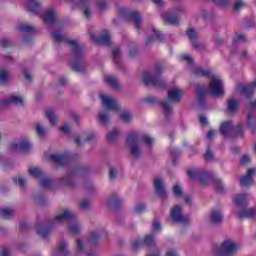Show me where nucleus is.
<instances>
[{
  "mask_svg": "<svg viewBox=\"0 0 256 256\" xmlns=\"http://www.w3.org/2000/svg\"><path fill=\"white\" fill-rule=\"evenodd\" d=\"M67 221L68 223H72L68 227L69 233L71 235H79L81 233V226L77 223V218L70 210H65L59 215L54 217V220L48 221L46 225L36 231L37 235L42 239H47L48 235H51V231H53V227H55V223H64Z\"/></svg>",
  "mask_w": 256,
  "mask_h": 256,
  "instance_id": "obj_1",
  "label": "nucleus"
},
{
  "mask_svg": "<svg viewBox=\"0 0 256 256\" xmlns=\"http://www.w3.org/2000/svg\"><path fill=\"white\" fill-rule=\"evenodd\" d=\"M51 37L54 43H66V45H70V47H72L71 50L73 58L70 67L72 71H75L76 73H83V71H85V64L83 63V53L85 48L79 46L77 40L67 39V37L62 36L59 32H52Z\"/></svg>",
  "mask_w": 256,
  "mask_h": 256,
  "instance_id": "obj_2",
  "label": "nucleus"
},
{
  "mask_svg": "<svg viewBox=\"0 0 256 256\" xmlns=\"http://www.w3.org/2000/svg\"><path fill=\"white\" fill-rule=\"evenodd\" d=\"M183 99V90L174 88L168 91V100L157 101L155 96H149L144 98L145 103H158L163 109V113L166 119H169L173 114V106L171 103H181Z\"/></svg>",
  "mask_w": 256,
  "mask_h": 256,
  "instance_id": "obj_3",
  "label": "nucleus"
},
{
  "mask_svg": "<svg viewBox=\"0 0 256 256\" xmlns=\"http://www.w3.org/2000/svg\"><path fill=\"white\" fill-rule=\"evenodd\" d=\"M196 93L198 95L200 105H203L207 93H211L214 97H223V95H225V90H223V81L212 76L210 89L205 84H198L196 85Z\"/></svg>",
  "mask_w": 256,
  "mask_h": 256,
  "instance_id": "obj_4",
  "label": "nucleus"
},
{
  "mask_svg": "<svg viewBox=\"0 0 256 256\" xmlns=\"http://www.w3.org/2000/svg\"><path fill=\"white\" fill-rule=\"evenodd\" d=\"M156 75L151 76L149 71H145L143 73V83L146 87L152 85V87H158V89H165L167 87V83L161 77V73H163V67L158 66L155 68Z\"/></svg>",
  "mask_w": 256,
  "mask_h": 256,
  "instance_id": "obj_5",
  "label": "nucleus"
},
{
  "mask_svg": "<svg viewBox=\"0 0 256 256\" xmlns=\"http://www.w3.org/2000/svg\"><path fill=\"white\" fill-rule=\"evenodd\" d=\"M119 15L124 17L125 21H134L135 28L139 31L141 29V23H143V18L138 11H131L127 8H119L118 9Z\"/></svg>",
  "mask_w": 256,
  "mask_h": 256,
  "instance_id": "obj_6",
  "label": "nucleus"
},
{
  "mask_svg": "<svg viewBox=\"0 0 256 256\" xmlns=\"http://www.w3.org/2000/svg\"><path fill=\"white\" fill-rule=\"evenodd\" d=\"M187 175L190 177V179H195V177H198L200 185L204 186L207 185L208 183H211L214 177L213 173L211 172H205L197 169L188 170Z\"/></svg>",
  "mask_w": 256,
  "mask_h": 256,
  "instance_id": "obj_7",
  "label": "nucleus"
},
{
  "mask_svg": "<svg viewBox=\"0 0 256 256\" xmlns=\"http://www.w3.org/2000/svg\"><path fill=\"white\" fill-rule=\"evenodd\" d=\"M29 175L35 177V179H41L40 185L43 189H51L53 187V181L49 178L45 177V172L37 167L29 168L28 170Z\"/></svg>",
  "mask_w": 256,
  "mask_h": 256,
  "instance_id": "obj_8",
  "label": "nucleus"
},
{
  "mask_svg": "<svg viewBox=\"0 0 256 256\" xmlns=\"http://www.w3.org/2000/svg\"><path fill=\"white\" fill-rule=\"evenodd\" d=\"M230 131H234L236 137H243V124H238L233 128V122L225 121L220 125V133L223 137H227Z\"/></svg>",
  "mask_w": 256,
  "mask_h": 256,
  "instance_id": "obj_9",
  "label": "nucleus"
},
{
  "mask_svg": "<svg viewBox=\"0 0 256 256\" xmlns=\"http://www.w3.org/2000/svg\"><path fill=\"white\" fill-rule=\"evenodd\" d=\"M127 145L130 147V152L136 159L141 155V150H139V133L130 132L126 139Z\"/></svg>",
  "mask_w": 256,
  "mask_h": 256,
  "instance_id": "obj_10",
  "label": "nucleus"
},
{
  "mask_svg": "<svg viewBox=\"0 0 256 256\" xmlns=\"http://www.w3.org/2000/svg\"><path fill=\"white\" fill-rule=\"evenodd\" d=\"M237 244L231 240H225L220 245V249L216 252L215 256H233L237 253Z\"/></svg>",
  "mask_w": 256,
  "mask_h": 256,
  "instance_id": "obj_11",
  "label": "nucleus"
},
{
  "mask_svg": "<svg viewBox=\"0 0 256 256\" xmlns=\"http://www.w3.org/2000/svg\"><path fill=\"white\" fill-rule=\"evenodd\" d=\"M49 159L55 163V165H59L60 167H65V165H69L73 162V156L71 153L67 152L65 154H51Z\"/></svg>",
  "mask_w": 256,
  "mask_h": 256,
  "instance_id": "obj_12",
  "label": "nucleus"
},
{
  "mask_svg": "<svg viewBox=\"0 0 256 256\" xmlns=\"http://www.w3.org/2000/svg\"><path fill=\"white\" fill-rule=\"evenodd\" d=\"M170 215L173 223H182L183 225H189V218H185L183 217V215H181V206H174L171 210Z\"/></svg>",
  "mask_w": 256,
  "mask_h": 256,
  "instance_id": "obj_13",
  "label": "nucleus"
},
{
  "mask_svg": "<svg viewBox=\"0 0 256 256\" xmlns=\"http://www.w3.org/2000/svg\"><path fill=\"white\" fill-rule=\"evenodd\" d=\"M31 150V142L27 139L22 140H15L10 145V151H24V153H27V151Z\"/></svg>",
  "mask_w": 256,
  "mask_h": 256,
  "instance_id": "obj_14",
  "label": "nucleus"
},
{
  "mask_svg": "<svg viewBox=\"0 0 256 256\" xmlns=\"http://www.w3.org/2000/svg\"><path fill=\"white\" fill-rule=\"evenodd\" d=\"M143 245H146V247H153L155 245V238L153 235H146L143 240H135L132 242V249L137 251V249H140Z\"/></svg>",
  "mask_w": 256,
  "mask_h": 256,
  "instance_id": "obj_15",
  "label": "nucleus"
},
{
  "mask_svg": "<svg viewBox=\"0 0 256 256\" xmlns=\"http://www.w3.org/2000/svg\"><path fill=\"white\" fill-rule=\"evenodd\" d=\"M90 39L94 41L96 45H105L106 47L111 45V36L109 35L108 31H104V33L99 38H97L95 34H91Z\"/></svg>",
  "mask_w": 256,
  "mask_h": 256,
  "instance_id": "obj_16",
  "label": "nucleus"
},
{
  "mask_svg": "<svg viewBox=\"0 0 256 256\" xmlns=\"http://www.w3.org/2000/svg\"><path fill=\"white\" fill-rule=\"evenodd\" d=\"M101 100L104 107L109 111H119L121 109V104L105 95H101Z\"/></svg>",
  "mask_w": 256,
  "mask_h": 256,
  "instance_id": "obj_17",
  "label": "nucleus"
},
{
  "mask_svg": "<svg viewBox=\"0 0 256 256\" xmlns=\"http://www.w3.org/2000/svg\"><path fill=\"white\" fill-rule=\"evenodd\" d=\"M186 35L189 39V41L192 43V47L196 51H200V49H203L204 46L203 44H198L197 43V32L195 31V28H189L188 31L186 32Z\"/></svg>",
  "mask_w": 256,
  "mask_h": 256,
  "instance_id": "obj_18",
  "label": "nucleus"
},
{
  "mask_svg": "<svg viewBox=\"0 0 256 256\" xmlns=\"http://www.w3.org/2000/svg\"><path fill=\"white\" fill-rule=\"evenodd\" d=\"M253 175H255V169L253 168L248 169L246 175L240 178L241 187H249L253 185Z\"/></svg>",
  "mask_w": 256,
  "mask_h": 256,
  "instance_id": "obj_19",
  "label": "nucleus"
},
{
  "mask_svg": "<svg viewBox=\"0 0 256 256\" xmlns=\"http://www.w3.org/2000/svg\"><path fill=\"white\" fill-rule=\"evenodd\" d=\"M107 203L111 209H114V211H117L118 209H121L123 207V200L117 197V194L113 193L107 200Z\"/></svg>",
  "mask_w": 256,
  "mask_h": 256,
  "instance_id": "obj_20",
  "label": "nucleus"
},
{
  "mask_svg": "<svg viewBox=\"0 0 256 256\" xmlns=\"http://www.w3.org/2000/svg\"><path fill=\"white\" fill-rule=\"evenodd\" d=\"M154 188L158 197H161L162 199L167 197V192L165 191V186L163 185V181H161V179L156 178L154 180Z\"/></svg>",
  "mask_w": 256,
  "mask_h": 256,
  "instance_id": "obj_21",
  "label": "nucleus"
},
{
  "mask_svg": "<svg viewBox=\"0 0 256 256\" xmlns=\"http://www.w3.org/2000/svg\"><path fill=\"white\" fill-rule=\"evenodd\" d=\"M43 21L47 25H53L57 21V13L55 10H49L43 13Z\"/></svg>",
  "mask_w": 256,
  "mask_h": 256,
  "instance_id": "obj_22",
  "label": "nucleus"
},
{
  "mask_svg": "<svg viewBox=\"0 0 256 256\" xmlns=\"http://www.w3.org/2000/svg\"><path fill=\"white\" fill-rule=\"evenodd\" d=\"M27 11L34 13V15H39L41 13V3L37 0H29Z\"/></svg>",
  "mask_w": 256,
  "mask_h": 256,
  "instance_id": "obj_23",
  "label": "nucleus"
},
{
  "mask_svg": "<svg viewBox=\"0 0 256 256\" xmlns=\"http://www.w3.org/2000/svg\"><path fill=\"white\" fill-rule=\"evenodd\" d=\"M9 103H12L13 105H21V107H25V101L23 100V98L19 96H12L10 99H5L2 101V105L4 107H7Z\"/></svg>",
  "mask_w": 256,
  "mask_h": 256,
  "instance_id": "obj_24",
  "label": "nucleus"
},
{
  "mask_svg": "<svg viewBox=\"0 0 256 256\" xmlns=\"http://www.w3.org/2000/svg\"><path fill=\"white\" fill-rule=\"evenodd\" d=\"M103 235L107 236V231L105 229H101L97 232H91L89 234V241L92 243V245H97V241H99Z\"/></svg>",
  "mask_w": 256,
  "mask_h": 256,
  "instance_id": "obj_25",
  "label": "nucleus"
},
{
  "mask_svg": "<svg viewBox=\"0 0 256 256\" xmlns=\"http://www.w3.org/2000/svg\"><path fill=\"white\" fill-rule=\"evenodd\" d=\"M162 18L164 23H167V25H179V18L177 17V15L171 13H164L162 14Z\"/></svg>",
  "mask_w": 256,
  "mask_h": 256,
  "instance_id": "obj_26",
  "label": "nucleus"
},
{
  "mask_svg": "<svg viewBox=\"0 0 256 256\" xmlns=\"http://www.w3.org/2000/svg\"><path fill=\"white\" fill-rule=\"evenodd\" d=\"M255 214V208H248L238 213V219H240V221H243V219H253V217H255Z\"/></svg>",
  "mask_w": 256,
  "mask_h": 256,
  "instance_id": "obj_27",
  "label": "nucleus"
},
{
  "mask_svg": "<svg viewBox=\"0 0 256 256\" xmlns=\"http://www.w3.org/2000/svg\"><path fill=\"white\" fill-rule=\"evenodd\" d=\"M210 221L215 225L221 223L223 221V214L219 210H213L210 214Z\"/></svg>",
  "mask_w": 256,
  "mask_h": 256,
  "instance_id": "obj_28",
  "label": "nucleus"
},
{
  "mask_svg": "<svg viewBox=\"0 0 256 256\" xmlns=\"http://www.w3.org/2000/svg\"><path fill=\"white\" fill-rule=\"evenodd\" d=\"M248 127H250L252 133L256 131V114L255 112H249L247 116Z\"/></svg>",
  "mask_w": 256,
  "mask_h": 256,
  "instance_id": "obj_29",
  "label": "nucleus"
},
{
  "mask_svg": "<svg viewBox=\"0 0 256 256\" xmlns=\"http://www.w3.org/2000/svg\"><path fill=\"white\" fill-rule=\"evenodd\" d=\"M194 75H196V77H206L207 79H209V77H211L213 75V71H211V69H203V68H196L194 70Z\"/></svg>",
  "mask_w": 256,
  "mask_h": 256,
  "instance_id": "obj_30",
  "label": "nucleus"
},
{
  "mask_svg": "<svg viewBox=\"0 0 256 256\" xmlns=\"http://www.w3.org/2000/svg\"><path fill=\"white\" fill-rule=\"evenodd\" d=\"M234 203L237 207L247 206V194H238L234 199Z\"/></svg>",
  "mask_w": 256,
  "mask_h": 256,
  "instance_id": "obj_31",
  "label": "nucleus"
},
{
  "mask_svg": "<svg viewBox=\"0 0 256 256\" xmlns=\"http://www.w3.org/2000/svg\"><path fill=\"white\" fill-rule=\"evenodd\" d=\"M227 109L229 113H237L239 111V102L235 99H229Z\"/></svg>",
  "mask_w": 256,
  "mask_h": 256,
  "instance_id": "obj_32",
  "label": "nucleus"
},
{
  "mask_svg": "<svg viewBox=\"0 0 256 256\" xmlns=\"http://www.w3.org/2000/svg\"><path fill=\"white\" fill-rule=\"evenodd\" d=\"M105 81L108 85H110V87H113L115 91H119L120 87H119V82L117 81V78L113 76H107L105 78Z\"/></svg>",
  "mask_w": 256,
  "mask_h": 256,
  "instance_id": "obj_33",
  "label": "nucleus"
},
{
  "mask_svg": "<svg viewBox=\"0 0 256 256\" xmlns=\"http://www.w3.org/2000/svg\"><path fill=\"white\" fill-rule=\"evenodd\" d=\"M0 215L3 217V219H11V217L15 215V210L9 208H1Z\"/></svg>",
  "mask_w": 256,
  "mask_h": 256,
  "instance_id": "obj_34",
  "label": "nucleus"
},
{
  "mask_svg": "<svg viewBox=\"0 0 256 256\" xmlns=\"http://www.w3.org/2000/svg\"><path fill=\"white\" fill-rule=\"evenodd\" d=\"M0 84L4 87L9 85V73L6 70H0Z\"/></svg>",
  "mask_w": 256,
  "mask_h": 256,
  "instance_id": "obj_35",
  "label": "nucleus"
},
{
  "mask_svg": "<svg viewBox=\"0 0 256 256\" xmlns=\"http://www.w3.org/2000/svg\"><path fill=\"white\" fill-rule=\"evenodd\" d=\"M17 31H19L20 33H33V31H35V28H33V26L31 25L20 24L17 26Z\"/></svg>",
  "mask_w": 256,
  "mask_h": 256,
  "instance_id": "obj_36",
  "label": "nucleus"
},
{
  "mask_svg": "<svg viewBox=\"0 0 256 256\" xmlns=\"http://www.w3.org/2000/svg\"><path fill=\"white\" fill-rule=\"evenodd\" d=\"M46 117L47 119H49L52 127H55V125H57V115H55V113L51 109L46 110Z\"/></svg>",
  "mask_w": 256,
  "mask_h": 256,
  "instance_id": "obj_37",
  "label": "nucleus"
},
{
  "mask_svg": "<svg viewBox=\"0 0 256 256\" xmlns=\"http://www.w3.org/2000/svg\"><path fill=\"white\" fill-rule=\"evenodd\" d=\"M112 57L114 59V63L117 65V67H120L119 59H121V49L119 47H115L112 50Z\"/></svg>",
  "mask_w": 256,
  "mask_h": 256,
  "instance_id": "obj_38",
  "label": "nucleus"
},
{
  "mask_svg": "<svg viewBox=\"0 0 256 256\" xmlns=\"http://www.w3.org/2000/svg\"><path fill=\"white\" fill-rule=\"evenodd\" d=\"M60 182L66 185V187H73L74 185L73 176L69 175V173H67L64 178H61Z\"/></svg>",
  "mask_w": 256,
  "mask_h": 256,
  "instance_id": "obj_39",
  "label": "nucleus"
},
{
  "mask_svg": "<svg viewBox=\"0 0 256 256\" xmlns=\"http://www.w3.org/2000/svg\"><path fill=\"white\" fill-rule=\"evenodd\" d=\"M119 135H121V132L117 129H113L108 135L107 140L110 142L116 141V139L119 138Z\"/></svg>",
  "mask_w": 256,
  "mask_h": 256,
  "instance_id": "obj_40",
  "label": "nucleus"
},
{
  "mask_svg": "<svg viewBox=\"0 0 256 256\" xmlns=\"http://www.w3.org/2000/svg\"><path fill=\"white\" fill-rule=\"evenodd\" d=\"M59 253H64V256H71V252L67 251V242L61 241L58 247Z\"/></svg>",
  "mask_w": 256,
  "mask_h": 256,
  "instance_id": "obj_41",
  "label": "nucleus"
},
{
  "mask_svg": "<svg viewBox=\"0 0 256 256\" xmlns=\"http://www.w3.org/2000/svg\"><path fill=\"white\" fill-rule=\"evenodd\" d=\"M98 117L102 125H107V123H109V111L99 113Z\"/></svg>",
  "mask_w": 256,
  "mask_h": 256,
  "instance_id": "obj_42",
  "label": "nucleus"
},
{
  "mask_svg": "<svg viewBox=\"0 0 256 256\" xmlns=\"http://www.w3.org/2000/svg\"><path fill=\"white\" fill-rule=\"evenodd\" d=\"M212 3H215V5H218L219 7H229L231 4V0H211Z\"/></svg>",
  "mask_w": 256,
  "mask_h": 256,
  "instance_id": "obj_43",
  "label": "nucleus"
},
{
  "mask_svg": "<svg viewBox=\"0 0 256 256\" xmlns=\"http://www.w3.org/2000/svg\"><path fill=\"white\" fill-rule=\"evenodd\" d=\"M215 189L218 193H224L225 188L223 187V182L220 179L215 180Z\"/></svg>",
  "mask_w": 256,
  "mask_h": 256,
  "instance_id": "obj_44",
  "label": "nucleus"
},
{
  "mask_svg": "<svg viewBox=\"0 0 256 256\" xmlns=\"http://www.w3.org/2000/svg\"><path fill=\"white\" fill-rule=\"evenodd\" d=\"M96 7L100 11H105V9H107V1H105V0H96Z\"/></svg>",
  "mask_w": 256,
  "mask_h": 256,
  "instance_id": "obj_45",
  "label": "nucleus"
},
{
  "mask_svg": "<svg viewBox=\"0 0 256 256\" xmlns=\"http://www.w3.org/2000/svg\"><path fill=\"white\" fill-rule=\"evenodd\" d=\"M142 143H145L146 145H153V143H155V139L151 138L149 135L144 134L142 136Z\"/></svg>",
  "mask_w": 256,
  "mask_h": 256,
  "instance_id": "obj_46",
  "label": "nucleus"
},
{
  "mask_svg": "<svg viewBox=\"0 0 256 256\" xmlns=\"http://www.w3.org/2000/svg\"><path fill=\"white\" fill-rule=\"evenodd\" d=\"M173 194L176 197H183V188L179 185L173 187Z\"/></svg>",
  "mask_w": 256,
  "mask_h": 256,
  "instance_id": "obj_47",
  "label": "nucleus"
},
{
  "mask_svg": "<svg viewBox=\"0 0 256 256\" xmlns=\"http://www.w3.org/2000/svg\"><path fill=\"white\" fill-rule=\"evenodd\" d=\"M13 182L14 183H18L19 187H22V189H24V191L27 189V185H25L26 181L23 178H13Z\"/></svg>",
  "mask_w": 256,
  "mask_h": 256,
  "instance_id": "obj_48",
  "label": "nucleus"
},
{
  "mask_svg": "<svg viewBox=\"0 0 256 256\" xmlns=\"http://www.w3.org/2000/svg\"><path fill=\"white\" fill-rule=\"evenodd\" d=\"M36 133L38 135V137H45V128L41 125V124H38L36 126Z\"/></svg>",
  "mask_w": 256,
  "mask_h": 256,
  "instance_id": "obj_49",
  "label": "nucleus"
},
{
  "mask_svg": "<svg viewBox=\"0 0 256 256\" xmlns=\"http://www.w3.org/2000/svg\"><path fill=\"white\" fill-rule=\"evenodd\" d=\"M120 118L122 119V121H125V123H130L131 119H133L129 112L122 113L120 115Z\"/></svg>",
  "mask_w": 256,
  "mask_h": 256,
  "instance_id": "obj_50",
  "label": "nucleus"
},
{
  "mask_svg": "<svg viewBox=\"0 0 256 256\" xmlns=\"http://www.w3.org/2000/svg\"><path fill=\"white\" fill-rule=\"evenodd\" d=\"M147 209V206H145V204H138L135 207V211L136 213H138L139 215H141V213H145V210Z\"/></svg>",
  "mask_w": 256,
  "mask_h": 256,
  "instance_id": "obj_51",
  "label": "nucleus"
},
{
  "mask_svg": "<svg viewBox=\"0 0 256 256\" xmlns=\"http://www.w3.org/2000/svg\"><path fill=\"white\" fill-rule=\"evenodd\" d=\"M245 41H246V38H245V35L243 34H237L236 37L233 38V43H239V42L245 43Z\"/></svg>",
  "mask_w": 256,
  "mask_h": 256,
  "instance_id": "obj_52",
  "label": "nucleus"
},
{
  "mask_svg": "<svg viewBox=\"0 0 256 256\" xmlns=\"http://www.w3.org/2000/svg\"><path fill=\"white\" fill-rule=\"evenodd\" d=\"M251 163V157L249 155H244L240 158V165H247Z\"/></svg>",
  "mask_w": 256,
  "mask_h": 256,
  "instance_id": "obj_53",
  "label": "nucleus"
},
{
  "mask_svg": "<svg viewBox=\"0 0 256 256\" xmlns=\"http://www.w3.org/2000/svg\"><path fill=\"white\" fill-rule=\"evenodd\" d=\"M117 177V170L114 167H111L109 170V179L113 181Z\"/></svg>",
  "mask_w": 256,
  "mask_h": 256,
  "instance_id": "obj_54",
  "label": "nucleus"
},
{
  "mask_svg": "<svg viewBox=\"0 0 256 256\" xmlns=\"http://www.w3.org/2000/svg\"><path fill=\"white\" fill-rule=\"evenodd\" d=\"M204 159L205 161H211V159H213V152L210 148L206 150V153L204 154Z\"/></svg>",
  "mask_w": 256,
  "mask_h": 256,
  "instance_id": "obj_55",
  "label": "nucleus"
},
{
  "mask_svg": "<svg viewBox=\"0 0 256 256\" xmlns=\"http://www.w3.org/2000/svg\"><path fill=\"white\" fill-rule=\"evenodd\" d=\"M79 207L80 209H89V207H91V203L89 202V200H84L80 202Z\"/></svg>",
  "mask_w": 256,
  "mask_h": 256,
  "instance_id": "obj_56",
  "label": "nucleus"
},
{
  "mask_svg": "<svg viewBox=\"0 0 256 256\" xmlns=\"http://www.w3.org/2000/svg\"><path fill=\"white\" fill-rule=\"evenodd\" d=\"M243 7H245V3H243L242 1H238L234 4L235 11H241Z\"/></svg>",
  "mask_w": 256,
  "mask_h": 256,
  "instance_id": "obj_57",
  "label": "nucleus"
},
{
  "mask_svg": "<svg viewBox=\"0 0 256 256\" xmlns=\"http://www.w3.org/2000/svg\"><path fill=\"white\" fill-rule=\"evenodd\" d=\"M154 35H155L156 39H158L161 43H163L165 36H163V34H161V32L154 30Z\"/></svg>",
  "mask_w": 256,
  "mask_h": 256,
  "instance_id": "obj_58",
  "label": "nucleus"
},
{
  "mask_svg": "<svg viewBox=\"0 0 256 256\" xmlns=\"http://www.w3.org/2000/svg\"><path fill=\"white\" fill-rule=\"evenodd\" d=\"M61 133H64L65 135L69 134V131H71V128H69L68 125H64L59 128Z\"/></svg>",
  "mask_w": 256,
  "mask_h": 256,
  "instance_id": "obj_59",
  "label": "nucleus"
},
{
  "mask_svg": "<svg viewBox=\"0 0 256 256\" xmlns=\"http://www.w3.org/2000/svg\"><path fill=\"white\" fill-rule=\"evenodd\" d=\"M88 169L87 168H83V167H78L75 168L74 170H72V173H87Z\"/></svg>",
  "mask_w": 256,
  "mask_h": 256,
  "instance_id": "obj_60",
  "label": "nucleus"
},
{
  "mask_svg": "<svg viewBox=\"0 0 256 256\" xmlns=\"http://www.w3.org/2000/svg\"><path fill=\"white\" fill-rule=\"evenodd\" d=\"M139 53V49H137V47L133 48V49H129V55L130 57H136V55Z\"/></svg>",
  "mask_w": 256,
  "mask_h": 256,
  "instance_id": "obj_61",
  "label": "nucleus"
},
{
  "mask_svg": "<svg viewBox=\"0 0 256 256\" xmlns=\"http://www.w3.org/2000/svg\"><path fill=\"white\" fill-rule=\"evenodd\" d=\"M29 229V224L27 222L20 223V231H27Z\"/></svg>",
  "mask_w": 256,
  "mask_h": 256,
  "instance_id": "obj_62",
  "label": "nucleus"
},
{
  "mask_svg": "<svg viewBox=\"0 0 256 256\" xmlns=\"http://www.w3.org/2000/svg\"><path fill=\"white\" fill-rule=\"evenodd\" d=\"M76 243H77V250L83 251V247H85V245L83 244V240L78 239Z\"/></svg>",
  "mask_w": 256,
  "mask_h": 256,
  "instance_id": "obj_63",
  "label": "nucleus"
},
{
  "mask_svg": "<svg viewBox=\"0 0 256 256\" xmlns=\"http://www.w3.org/2000/svg\"><path fill=\"white\" fill-rule=\"evenodd\" d=\"M0 256H9V250L7 247H3L2 251L0 252Z\"/></svg>",
  "mask_w": 256,
  "mask_h": 256,
  "instance_id": "obj_64",
  "label": "nucleus"
}]
</instances>
